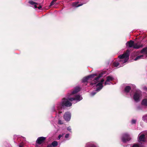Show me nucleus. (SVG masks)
Here are the masks:
<instances>
[{
  "label": "nucleus",
  "mask_w": 147,
  "mask_h": 147,
  "mask_svg": "<svg viewBox=\"0 0 147 147\" xmlns=\"http://www.w3.org/2000/svg\"><path fill=\"white\" fill-rule=\"evenodd\" d=\"M63 117L66 121H70L71 118V114L69 112H66L64 115Z\"/></svg>",
  "instance_id": "obj_10"
},
{
  "label": "nucleus",
  "mask_w": 147,
  "mask_h": 147,
  "mask_svg": "<svg viewBox=\"0 0 147 147\" xmlns=\"http://www.w3.org/2000/svg\"><path fill=\"white\" fill-rule=\"evenodd\" d=\"M45 139V137H39L37 138L36 142L38 144H40L44 142Z\"/></svg>",
  "instance_id": "obj_11"
},
{
  "label": "nucleus",
  "mask_w": 147,
  "mask_h": 147,
  "mask_svg": "<svg viewBox=\"0 0 147 147\" xmlns=\"http://www.w3.org/2000/svg\"><path fill=\"white\" fill-rule=\"evenodd\" d=\"M113 60H111L110 62H108V65H111V62H113Z\"/></svg>",
  "instance_id": "obj_31"
},
{
  "label": "nucleus",
  "mask_w": 147,
  "mask_h": 147,
  "mask_svg": "<svg viewBox=\"0 0 147 147\" xmlns=\"http://www.w3.org/2000/svg\"><path fill=\"white\" fill-rule=\"evenodd\" d=\"M141 53L147 54V47L143 48L141 51Z\"/></svg>",
  "instance_id": "obj_20"
},
{
  "label": "nucleus",
  "mask_w": 147,
  "mask_h": 147,
  "mask_svg": "<svg viewBox=\"0 0 147 147\" xmlns=\"http://www.w3.org/2000/svg\"><path fill=\"white\" fill-rule=\"evenodd\" d=\"M132 147H139V145L137 144H134Z\"/></svg>",
  "instance_id": "obj_29"
},
{
  "label": "nucleus",
  "mask_w": 147,
  "mask_h": 147,
  "mask_svg": "<svg viewBox=\"0 0 147 147\" xmlns=\"http://www.w3.org/2000/svg\"><path fill=\"white\" fill-rule=\"evenodd\" d=\"M58 123L60 124H62L63 123V122L61 120L59 119L58 121Z\"/></svg>",
  "instance_id": "obj_28"
},
{
  "label": "nucleus",
  "mask_w": 147,
  "mask_h": 147,
  "mask_svg": "<svg viewBox=\"0 0 147 147\" xmlns=\"http://www.w3.org/2000/svg\"><path fill=\"white\" fill-rule=\"evenodd\" d=\"M106 80L105 83V85L110 84L111 83V81H112L114 79L112 76H108L106 77Z\"/></svg>",
  "instance_id": "obj_9"
},
{
  "label": "nucleus",
  "mask_w": 147,
  "mask_h": 147,
  "mask_svg": "<svg viewBox=\"0 0 147 147\" xmlns=\"http://www.w3.org/2000/svg\"><path fill=\"white\" fill-rule=\"evenodd\" d=\"M14 138H16L18 137V136L17 135H14Z\"/></svg>",
  "instance_id": "obj_33"
},
{
  "label": "nucleus",
  "mask_w": 147,
  "mask_h": 147,
  "mask_svg": "<svg viewBox=\"0 0 147 147\" xmlns=\"http://www.w3.org/2000/svg\"><path fill=\"white\" fill-rule=\"evenodd\" d=\"M19 147H23L22 146L20 145L19 146Z\"/></svg>",
  "instance_id": "obj_34"
},
{
  "label": "nucleus",
  "mask_w": 147,
  "mask_h": 147,
  "mask_svg": "<svg viewBox=\"0 0 147 147\" xmlns=\"http://www.w3.org/2000/svg\"><path fill=\"white\" fill-rule=\"evenodd\" d=\"M64 134H62L59 135L58 137V140H59L61 139V138L63 137Z\"/></svg>",
  "instance_id": "obj_24"
},
{
  "label": "nucleus",
  "mask_w": 147,
  "mask_h": 147,
  "mask_svg": "<svg viewBox=\"0 0 147 147\" xmlns=\"http://www.w3.org/2000/svg\"><path fill=\"white\" fill-rule=\"evenodd\" d=\"M80 90V88L79 87H76L75 88L74 90L73 91L71 92L70 93H69V95L72 97H74V96H76L78 94L76 95V94ZM80 95V94H79Z\"/></svg>",
  "instance_id": "obj_7"
},
{
  "label": "nucleus",
  "mask_w": 147,
  "mask_h": 147,
  "mask_svg": "<svg viewBox=\"0 0 147 147\" xmlns=\"http://www.w3.org/2000/svg\"><path fill=\"white\" fill-rule=\"evenodd\" d=\"M82 97L80 95H77L72 97L68 93L67 97L63 98L60 102H58L52 108V111L55 112L56 114H59L63 112L62 108L69 107L72 105V104L76 103L82 99Z\"/></svg>",
  "instance_id": "obj_1"
},
{
  "label": "nucleus",
  "mask_w": 147,
  "mask_h": 147,
  "mask_svg": "<svg viewBox=\"0 0 147 147\" xmlns=\"http://www.w3.org/2000/svg\"><path fill=\"white\" fill-rule=\"evenodd\" d=\"M137 109L140 110L141 109V107L140 106H138L137 107Z\"/></svg>",
  "instance_id": "obj_30"
},
{
  "label": "nucleus",
  "mask_w": 147,
  "mask_h": 147,
  "mask_svg": "<svg viewBox=\"0 0 147 147\" xmlns=\"http://www.w3.org/2000/svg\"><path fill=\"white\" fill-rule=\"evenodd\" d=\"M141 104L144 107H147V99H144L142 101Z\"/></svg>",
  "instance_id": "obj_17"
},
{
  "label": "nucleus",
  "mask_w": 147,
  "mask_h": 147,
  "mask_svg": "<svg viewBox=\"0 0 147 147\" xmlns=\"http://www.w3.org/2000/svg\"><path fill=\"white\" fill-rule=\"evenodd\" d=\"M51 144V147L52 146L53 147H55L57 145L58 143L57 141H54Z\"/></svg>",
  "instance_id": "obj_21"
},
{
  "label": "nucleus",
  "mask_w": 147,
  "mask_h": 147,
  "mask_svg": "<svg viewBox=\"0 0 147 147\" xmlns=\"http://www.w3.org/2000/svg\"><path fill=\"white\" fill-rule=\"evenodd\" d=\"M143 46L142 45H138V43H134V45L133 47V48L135 49H138L140 48H142Z\"/></svg>",
  "instance_id": "obj_16"
},
{
  "label": "nucleus",
  "mask_w": 147,
  "mask_h": 147,
  "mask_svg": "<svg viewBox=\"0 0 147 147\" xmlns=\"http://www.w3.org/2000/svg\"><path fill=\"white\" fill-rule=\"evenodd\" d=\"M67 129L70 132H71V127L69 126L67 127Z\"/></svg>",
  "instance_id": "obj_25"
},
{
  "label": "nucleus",
  "mask_w": 147,
  "mask_h": 147,
  "mask_svg": "<svg viewBox=\"0 0 147 147\" xmlns=\"http://www.w3.org/2000/svg\"><path fill=\"white\" fill-rule=\"evenodd\" d=\"M134 44V41L132 40H130V41H128L126 43V45L127 47L128 46L129 48H131L132 47H133Z\"/></svg>",
  "instance_id": "obj_14"
},
{
  "label": "nucleus",
  "mask_w": 147,
  "mask_h": 147,
  "mask_svg": "<svg viewBox=\"0 0 147 147\" xmlns=\"http://www.w3.org/2000/svg\"><path fill=\"white\" fill-rule=\"evenodd\" d=\"M98 76V75L96 74H92L88 76L87 77L84 78L82 80V82L83 83L86 82L87 80L89 79L92 80L91 81L92 82L93 80L95 78H94V76Z\"/></svg>",
  "instance_id": "obj_6"
},
{
  "label": "nucleus",
  "mask_w": 147,
  "mask_h": 147,
  "mask_svg": "<svg viewBox=\"0 0 147 147\" xmlns=\"http://www.w3.org/2000/svg\"><path fill=\"white\" fill-rule=\"evenodd\" d=\"M131 89V87L129 86H127L125 87V92H129Z\"/></svg>",
  "instance_id": "obj_19"
},
{
  "label": "nucleus",
  "mask_w": 147,
  "mask_h": 147,
  "mask_svg": "<svg viewBox=\"0 0 147 147\" xmlns=\"http://www.w3.org/2000/svg\"><path fill=\"white\" fill-rule=\"evenodd\" d=\"M140 52H141V51ZM140 53H142L143 55L136 57V58H135L134 59L135 61H137L138 60L140 59H144L146 58L147 57V54L142 53L141 52H140Z\"/></svg>",
  "instance_id": "obj_12"
},
{
  "label": "nucleus",
  "mask_w": 147,
  "mask_h": 147,
  "mask_svg": "<svg viewBox=\"0 0 147 147\" xmlns=\"http://www.w3.org/2000/svg\"><path fill=\"white\" fill-rule=\"evenodd\" d=\"M142 119L144 121H147V115H145L144 116L142 117Z\"/></svg>",
  "instance_id": "obj_22"
},
{
  "label": "nucleus",
  "mask_w": 147,
  "mask_h": 147,
  "mask_svg": "<svg viewBox=\"0 0 147 147\" xmlns=\"http://www.w3.org/2000/svg\"><path fill=\"white\" fill-rule=\"evenodd\" d=\"M136 53H140V52H139V51H137V52H136Z\"/></svg>",
  "instance_id": "obj_35"
},
{
  "label": "nucleus",
  "mask_w": 147,
  "mask_h": 147,
  "mask_svg": "<svg viewBox=\"0 0 147 147\" xmlns=\"http://www.w3.org/2000/svg\"><path fill=\"white\" fill-rule=\"evenodd\" d=\"M129 51L127 50L126 52L118 57V61H114L113 65L114 67H119L124 65L123 64L128 60L129 56Z\"/></svg>",
  "instance_id": "obj_3"
},
{
  "label": "nucleus",
  "mask_w": 147,
  "mask_h": 147,
  "mask_svg": "<svg viewBox=\"0 0 147 147\" xmlns=\"http://www.w3.org/2000/svg\"><path fill=\"white\" fill-rule=\"evenodd\" d=\"M138 138L139 141L144 142L145 140V135L144 134L140 135V134L138 135Z\"/></svg>",
  "instance_id": "obj_13"
},
{
  "label": "nucleus",
  "mask_w": 147,
  "mask_h": 147,
  "mask_svg": "<svg viewBox=\"0 0 147 147\" xmlns=\"http://www.w3.org/2000/svg\"><path fill=\"white\" fill-rule=\"evenodd\" d=\"M85 147H99L98 144L94 142H90L87 143Z\"/></svg>",
  "instance_id": "obj_8"
},
{
  "label": "nucleus",
  "mask_w": 147,
  "mask_h": 147,
  "mask_svg": "<svg viewBox=\"0 0 147 147\" xmlns=\"http://www.w3.org/2000/svg\"><path fill=\"white\" fill-rule=\"evenodd\" d=\"M131 139L130 136L128 133H125L122 134L121 140L123 143H126L129 141Z\"/></svg>",
  "instance_id": "obj_5"
},
{
  "label": "nucleus",
  "mask_w": 147,
  "mask_h": 147,
  "mask_svg": "<svg viewBox=\"0 0 147 147\" xmlns=\"http://www.w3.org/2000/svg\"><path fill=\"white\" fill-rule=\"evenodd\" d=\"M136 122V120L135 119H132L131 121V123L132 124H135Z\"/></svg>",
  "instance_id": "obj_26"
},
{
  "label": "nucleus",
  "mask_w": 147,
  "mask_h": 147,
  "mask_svg": "<svg viewBox=\"0 0 147 147\" xmlns=\"http://www.w3.org/2000/svg\"><path fill=\"white\" fill-rule=\"evenodd\" d=\"M79 3V2H76L73 3L72 4L73 6L75 7H78L82 6L83 4L81 3L78 5Z\"/></svg>",
  "instance_id": "obj_18"
},
{
  "label": "nucleus",
  "mask_w": 147,
  "mask_h": 147,
  "mask_svg": "<svg viewBox=\"0 0 147 147\" xmlns=\"http://www.w3.org/2000/svg\"><path fill=\"white\" fill-rule=\"evenodd\" d=\"M29 3L31 5H34V8L35 9H36L37 8V7L36 6L38 4L37 3H35L32 1H29ZM41 8L42 6L41 5H40L39 7H38V8L39 9H40Z\"/></svg>",
  "instance_id": "obj_15"
},
{
  "label": "nucleus",
  "mask_w": 147,
  "mask_h": 147,
  "mask_svg": "<svg viewBox=\"0 0 147 147\" xmlns=\"http://www.w3.org/2000/svg\"><path fill=\"white\" fill-rule=\"evenodd\" d=\"M142 96L141 92L140 90H137L134 93L133 96V99L135 102H138L140 100Z\"/></svg>",
  "instance_id": "obj_4"
},
{
  "label": "nucleus",
  "mask_w": 147,
  "mask_h": 147,
  "mask_svg": "<svg viewBox=\"0 0 147 147\" xmlns=\"http://www.w3.org/2000/svg\"><path fill=\"white\" fill-rule=\"evenodd\" d=\"M69 134H66L65 136V138H69Z\"/></svg>",
  "instance_id": "obj_27"
},
{
  "label": "nucleus",
  "mask_w": 147,
  "mask_h": 147,
  "mask_svg": "<svg viewBox=\"0 0 147 147\" xmlns=\"http://www.w3.org/2000/svg\"><path fill=\"white\" fill-rule=\"evenodd\" d=\"M104 74L103 73H101L99 74V75L94 79L90 83V85L93 87L96 86V91L93 92H91L90 94L92 96H94L97 92L99 91L103 88V84L104 81L103 79H102L101 80H100L99 79L102 77V75Z\"/></svg>",
  "instance_id": "obj_2"
},
{
  "label": "nucleus",
  "mask_w": 147,
  "mask_h": 147,
  "mask_svg": "<svg viewBox=\"0 0 147 147\" xmlns=\"http://www.w3.org/2000/svg\"><path fill=\"white\" fill-rule=\"evenodd\" d=\"M57 1V0H53L52 1L50 4V6H51L54 5L55 3V2Z\"/></svg>",
  "instance_id": "obj_23"
},
{
  "label": "nucleus",
  "mask_w": 147,
  "mask_h": 147,
  "mask_svg": "<svg viewBox=\"0 0 147 147\" xmlns=\"http://www.w3.org/2000/svg\"><path fill=\"white\" fill-rule=\"evenodd\" d=\"M47 147H51V144H49Z\"/></svg>",
  "instance_id": "obj_32"
}]
</instances>
